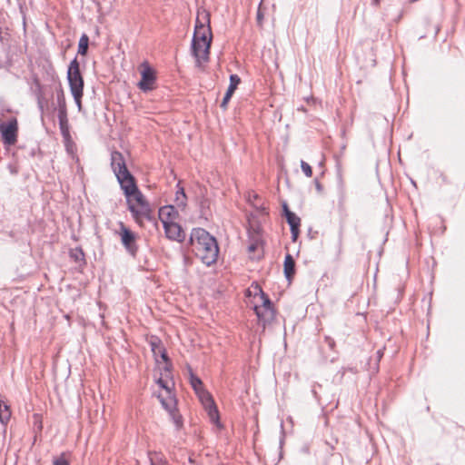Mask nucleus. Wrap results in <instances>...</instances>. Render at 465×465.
Returning <instances> with one entry per match:
<instances>
[{"label":"nucleus","mask_w":465,"mask_h":465,"mask_svg":"<svg viewBox=\"0 0 465 465\" xmlns=\"http://www.w3.org/2000/svg\"><path fill=\"white\" fill-rule=\"evenodd\" d=\"M212 37L209 14H198L191 46L197 67H202L209 60Z\"/></svg>","instance_id":"nucleus-1"},{"label":"nucleus","mask_w":465,"mask_h":465,"mask_svg":"<svg viewBox=\"0 0 465 465\" xmlns=\"http://www.w3.org/2000/svg\"><path fill=\"white\" fill-rule=\"evenodd\" d=\"M191 242L196 256L206 265L214 263L219 247L216 239L203 228H194L191 232Z\"/></svg>","instance_id":"nucleus-2"},{"label":"nucleus","mask_w":465,"mask_h":465,"mask_svg":"<svg viewBox=\"0 0 465 465\" xmlns=\"http://www.w3.org/2000/svg\"><path fill=\"white\" fill-rule=\"evenodd\" d=\"M254 299L257 302L254 305V312L260 322L265 326L267 323L272 322L275 316V312L272 308V303L266 293L263 292L262 288L258 285H252Z\"/></svg>","instance_id":"nucleus-3"},{"label":"nucleus","mask_w":465,"mask_h":465,"mask_svg":"<svg viewBox=\"0 0 465 465\" xmlns=\"http://www.w3.org/2000/svg\"><path fill=\"white\" fill-rule=\"evenodd\" d=\"M127 204L134 219L140 225H143V221L153 219L152 209L143 193H138V196L127 200Z\"/></svg>","instance_id":"nucleus-4"},{"label":"nucleus","mask_w":465,"mask_h":465,"mask_svg":"<svg viewBox=\"0 0 465 465\" xmlns=\"http://www.w3.org/2000/svg\"><path fill=\"white\" fill-rule=\"evenodd\" d=\"M0 134L5 145L11 146L16 143L18 134V123L15 117L7 122L0 123Z\"/></svg>","instance_id":"nucleus-5"},{"label":"nucleus","mask_w":465,"mask_h":465,"mask_svg":"<svg viewBox=\"0 0 465 465\" xmlns=\"http://www.w3.org/2000/svg\"><path fill=\"white\" fill-rule=\"evenodd\" d=\"M67 79L71 93L78 94V91H84V79L80 73V66L76 58L71 61L69 64Z\"/></svg>","instance_id":"nucleus-6"},{"label":"nucleus","mask_w":465,"mask_h":465,"mask_svg":"<svg viewBox=\"0 0 465 465\" xmlns=\"http://www.w3.org/2000/svg\"><path fill=\"white\" fill-rule=\"evenodd\" d=\"M116 179L127 200L138 196V193H142L136 185L134 177L130 172L116 176Z\"/></svg>","instance_id":"nucleus-7"},{"label":"nucleus","mask_w":465,"mask_h":465,"mask_svg":"<svg viewBox=\"0 0 465 465\" xmlns=\"http://www.w3.org/2000/svg\"><path fill=\"white\" fill-rule=\"evenodd\" d=\"M202 404L203 405L205 411L208 413V416L210 418V420L213 423H215L217 426H221L220 424V417H219V411L215 405V402L212 397V395L206 391L204 389L201 390L200 391L196 392Z\"/></svg>","instance_id":"nucleus-8"},{"label":"nucleus","mask_w":465,"mask_h":465,"mask_svg":"<svg viewBox=\"0 0 465 465\" xmlns=\"http://www.w3.org/2000/svg\"><path fill=\"white\" fill-rule=\"evenodd\" d=\"M118 233L121 237V242L126 251L134 256L138 251L136 244V234L128 229L123 223H120V230Z\"/></svg>","instance_id":"nucleus-9"},{"label":"nucleus","mask_w":465,"mask_h":465,"mask_svg":"<svg viewBox=\"0 0 465 465\" xmlns=\"http://www.w3.org/2000/svg\"><path fill=\"white\" fill-rule=\"evenodd\" d=\"M157 384L164 390V393L160 392L157 397L160 400L162 406L165 410H173L176 406V399L172 392V387L168 381L163 378L157 380Z\"/></svg>","instance_id":"nucleus-10"},{"label":"nucleus","mask_w":465,"mask_h":465,"mask_svg":"<svg viewBox=\"0 0 465 465\" xmlns=\"http://www.w3.org/2000/svg\"><path fill=\"white\" fill-rule=\"evenodd\" d=\"M142 78L138 84L139 88L143 92H148L155 87V74L154 71L145 65L141 73Z\"/></svg>","instance_id":"nucleus-11"},{"label":"nucleus","mask_w":465,"mask_h":465,"mask_svg":"<svg viewBox=\"0 0 465 465\" xmlns=\"http://www.w3.org/2000/svg\"><path fill=\"white\" fill-rule=\"evenodd\" d=\"M283 211L288 224L291 228L292 239L295 242L300 232L301 219L292 212H291L286 203L283 204Z\"/></svg>","instance_id":"nucleus-12"},{"label":"nucleus","mask_w":465,"mask_h":465,"mask_svg":"<svg viewBox=\"0 0 465 465\" xmlns=\"http://www.w3.org/2000/svg\"><path fill=\"white\" fill-rule=\"evenodd\" d=\"M111 167L115 176L129 172L124 155L117 151L111 153Z\"/></svg>","instance_id":"nucleus-13"},{"label":"nucleus","mask_w":465,"mask_h":465,"mask_svg":"<svg viewBox=\"0 0 465 465\" xmlns=\"http://www.w3.org/2000/svg\"><path fill=\"white\" fill-rule=\"evenodd\" d=\"M165 235L172 241L182 242L185 239V233L177 223H171L163 225Z\"/></svg>","instance_id":"nucleus-14"},{"label":"nucleus","mask_w":465,"mask_h":465,"mask_svg":"<svg viewBox=\"0 0 465 465\" xmlns=\"http://www.w3.org/2000/svg\"><path fill=\"white\" fill-rule=\"evenodd\" d=\"M178 216V212L173 205H166L159 209V219L163 225L174 223Z\"/></svg>","instance_id":"nucleus-15"},{"label":"nucleus","mask_w":465,"mask_h":465,"mask_svg":"<svg viewBox=\"0 0 465 465\" xmlns=\"http://www.w3.org/2000/svg\"><path fill=\"white\" fill-rule=\"evenodd\" d=\"M240 83H241V78L237 74L230 75V84H229L228 89L225 93V95L223 96V99L221 103V107L223 109L225 110L227 108V104Z\"/></svg>","instance_id":"nucleus-16"},{"label":"nucleus","mask_w":465,"mask_h":465,"mask_svg":"<svg viewBox=\"0 0 465 465\" xmlns=\"http://www.w3.org/2000/svg\"><path fill=\"white\" fill-rule=\"evenodd\" d=\"M295 262L291 254H286L284 259V274L288 280H291L295 272Z\"/></svg>","instance_id":"nucleus-17"},{"label":"nucleus","mask_w":465,"mask_h":465,"mask_svg":"<svg viewBox=\"0 0 465 465\" xmlns=\"http://www.w3.org/2000/svg\"><path fill=\"white\" fill-rule=\"evenodd\" d=\"M150 465H168L166 458L159 452H149Z\"/></svg>","instance_id":"nucleus-18"},{"label":"nucleus","mask_w":465,"mask_h":465,"mask_svg":"<svg viewBox=\"0 0 465 465\" xmlns=\"http://www.w3.org/2000/svg\"><path fill=\"white\" fill-rule=\"evenodd\" d=\"M58 117H67L66 103L63 91L57 94Z\"/></svg>","instance_id":"nucleus-19"},{"label":"nucleus","mask_w":465,"mask_h":465,"mask_svg":"<svg viewBox=\"0 0 465 465\" xmlns=\"http://www.w3.org/2000/svg\"><path fill=\"white\" fill-rule=\"evenodd\" d=\"M11 417L8 405L0 401V422L6 424Z\"/></svg>","instance_id":"nucleus-20"},{"label":"nucleus","mask_w":465,"mask_h":465,"mask_svg":"<svg viewBox=\"0 0 465 465\" xmlns=\"http://www.w3.org/2000/svg\"><path fill=\"white\" fill-rule=\"evenodd\" d=\"M175 203L178 207L183 209L186 206V194L183 187L178 185L175 194Z\"/></svg>","instance_id":"nucleus-21"},{"label":"nucleus","mask_w":465,"mask_h":465,"mask_svg":"<svg viewBox=\"0 0 465 465\" xmlns=\"http://www.w3.org/2000/svg\"><path fill=\"white\" fill-rule=\"evenodd\" d=\"M89 37L87 35L83 34L78 43V54L85 55L88 50Z\"/></svg>","instance_id":"nucleus-22"},{"label":"nucleus","mask_w":465,"mask_h":465,"mask_svg":"<svg viewBox=\"0 0 465 465\" xmlns=\"http://www.w3.org/2000/svg\"><path fill=\"white\" fill-rule=\"evenodd\" d=\"M58 121H59V127H60L62 135L66 139L69 138L70 134H69L68 117H58Z\"/></svg>","instance_id":"nucleus-23"},{"label":"nucleus","mask_w":465,"mask_h":465,"mask_svg":"<svg viewBox=\"0 0 465 465\" xmlns=\"http://www.w3.org/2000/svg\"><path fill=\"white\" fill-rule=\"evenodd\" d=\"M35 83L36 84L35 94H36V98H37V104H38L39 110L41 112H44V102H43L44 98H43V94H42V86L37 79L35 80Z\"/></svg>","instance_id":"nucleus-24"},{"label":"nucleus","mask_w":465,"mask_h":465,"mask_svg":"<svg viewBox=\"0 0 465 465\" xmlns=\"http://www.w3.org/2000/svg\"><path fill=\"white\" fill-rule=\"evenodd\" d=\"M170 416L172 417L173 421L176 425L177 428H180L183 424L182 416L177 413L176 406L173 407V410H166Z\"/></svg>","instance_id":"nucleus-25"},{"label":"nucleus","mask_w":465,"mask_h":465,"mask_svg":"<svg viewBox=\"0 0 465 465\" xmlns=\"http://www.w3.org/2000/svg\"><path fill=\"white\" fill-rule=\"evenodd\" d=\"M70 256L75 261L79 262L84 260V254L80 248H75L74 250H71Z\"/></svg>","instance_id":"nucleus-26"},{"label":"nucleus","mask_w":465,"mask_h":465,"mask_svg":"<svg viewBox=\"0 0 465 465\" xmlns=\"http://www.w3.org/2000/svg\"><path fill=\"white\" fill-rule=\"evenodd\" d=\"M191 385L193 388V390L195 391V392H198L203 389L202 386L203 385L202 381L198 377H195L193 375H192V377H191Z\"/></svg>","instance_id":"nucleus-27"},{"label":"nucleus","mask_w":465,"mask_h":465,"mask_svg":"<svg viewBox=\"0 0 465 465\" xmlns=\"http://www.w3.org/2000/svg\"><path fill=\"white\" fill-rule=\"evenodd\" d=\"M83 94H84V91H78V94L76 93H72V95L74 97V100L78 107V110L81 111L82 110V97H83Z\"/></svg>","instance_id":"nucleus-28"},{"label":"nucleus","mask_w":465,"mask_h":465,"mask_svg":"<svg viewBox=\"0 0 465 465\" xmlns=\"http://www.w3.org/2000/svg\"><path fill=\"white\" fill-rule=\"evenodd\" d=\"M301 168H302V172L304 173V174L307 177H312V167H311V165L309 163H307L304 161H302L301 162Z\"/></svg>","instance_id":"nucleus-29"},{"label":"nucleus","mask_w":465,"mask_h":465,"mask_svg":"<svg viewBox=\"0 0 465 465\" xmlns=\"http://www.w3.org/2000/svg\"><path fill=\"white\" fill-rule=\"evenodd\" d=\"M325 341L326 343L328 344L329 348L333 350L334 347H335V341L332 338L329 337V336H326L325 337Z\"/></svg>","instance_id":"nucleus-30"},{"label":"nucleus","mask_w":465,"mask_h":465,"mask_svg":"<svg viewBox=\"0 0 465 465\" xmlns=\"http://www.w3.org/2000/svg\"><path fill=\"white\" fill-rule=\"evenodd\" d=\"M54 465H69V464L66 460H64L63 458H59L54 461Z\"/></svg>","instance_id":"nucleus-31"},{"label":"nucleus","mask_w":465,"mask_h":465,"mask_svg":"<svg viewBox=\"0 0 465 465\" xmlns=\"http://www.w3.org/2000/svg\"><path fill=\"white\" fill-rule=\"evenodd\" d=\"M256 248H257V243H252L248 246V251L250 252H252L256 250Z\"/></svg>","instance_id":"nucleus-32"},{"label":"nucleus","mask_w":465,"mask_h":465,"mask_svg":"<svg viewBox=\"0 0 465 465\" xmlns=\"http://www.w3.org/2000/svg\"><path fill=\"white\" fill-rule=\"evenodd\" d=\"M382 355H383V353H382L381 350H379L377 351V360L380 361L381 358L382 357Z\"/></svg>","instance_id":"nucleus-33"},{"label":"nucleus","mask_w":465,"mask_h":465,"mask_svg":"<svg viewBox=\"0 0 465 465\" xmlns=\"http://www.w3.org/2000/svg\"><path fill=\"white\" fill-rule=\"evenodd\" d=\"M162 358H163L164 361H167V359H168V358H167V355H166V353H165L164 351L162 353Z\"/></svg>","instance_id":"nucleus-34"},{"label":"nucleus","mask_w":465,"mask_h":465,"mask_svg":"<svg viewBox=\"0 0 465 465\" xmlns=\"http://www.w3.org/2000/svg\"><path fill=\"white\" fill-rule=\"evenodd\" d=\"M255 198H257L256 194L253 195L252 200H255Z\"/></svg>","instance_id":"nucleus-35"},{"label":"nucleus","mask_w":465,"mask_h":465,"mask_svg":"<svg viewBox=\"0 0 465 465\" xmlns=\"http://www.w3.org/2000/svg\"><path fill=\"white\" fill-rule=\"evenodd\" d=\"M255 198H257L256 194L253 195L252 200H255Z\"/></svg>","instance_id":"nucleus-36"}]
</instances>
